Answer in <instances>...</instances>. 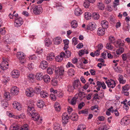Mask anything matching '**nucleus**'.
I'll return each instance as SVG.
<instances>
[{
  "label": "nucleus",
  "instance_id": "nucleus-1",
  "mask_svg": "<svg viewBox=\"0 0 130 130\" xmlns=\"http://www.w3.org/2000/svg\"><path fill=\"white\" fill-rule=\"evenodd\" d=\"M28 106V114L31 116L32 120L36 122L38 124L42 123V119L40 115L35 112V105L34 103L30 101H28L27 104Z\"/></svg>",
  "mask_w": 130,
  "mask_h": 130
},
{
  "label": "nucleus",
  "instance_id": "nucleus-2",
  "mask_svg": "<svg viewBox=\"0 0 130 130\" xmlns=\"http://www.w3.org/2000/svg\"><path fill=\"white\" fill-rule=\"evenodd\" d=\"M31 11L36 15H38L42 13L43 11V9L42 6L39 5H32L30 8Z\"/></svg>",
  "mask_w": 130,
  "mask_h": 130
},
{
  "label": "nucleus",
  "instance_id": "nucleus-3",
  "mask_svg": "<svg viewBox=\"0 0 130 130\" xmlns=\"http://www.w3.org/2000/svg\"><path fill=\"white\" fill-rule=\"evenodd\" d=\"M14 21V25L17 27H20L22 24L23 20L21 17H16L15 18Z\"/></svg>",
  "mask_w": 130,
  "mask_h": 130
},
{
  "label": "nucleus",
  "instance_id": "nucleus-4",
  "mask_svg": "<svg viewBox=\"0 0 130 130\" xmlns=\"http://www.w3.org/2000/svg\"><path fill=\"white\" fill-rule=\"evenodd\" d=\"M108 87L112 88H114L115 86L116 82L114 80L111 79L108 80L106 82Z\"/></svg>",
  "mask_w": 130,
  "mask_h": 130
},
{
  "label": "nucleus",
  "instance_id": "nucleus-5",
  "mask_svg": "<svg viewBox=\"0 0 130 130\" xmlns=\"http://www.w3.org/2000/svg\"><path fill=\"white\" fill-rule=\"evenodd\" d=\"M64 70L63 68L62 67H57L56 66L55 73L56 74L58 75H63L64 73Z\"/></svg>",
  "mask_w": 130,
  "mask_h": 130
},
{
  "label": "nucleus",
  "instance_id": "nucleus-6",
  "mask_svg": "<svg viewBox=\"0 0 130 130\" xmlns=\"http://www.w3.org/2000/svg\"><path fill=\"white\" fill-rule=\"evenodd\" d=\"M9 64L7 61V60L3 59V61L0 65V68L2 70H6L8 68Z\"/></svg>",
  "mask_w": 130,
  "mask_h": 130
},
{
  "label": "nucleus",
  "instance_id": "nucleus-7",
  "mask_svg": "<svg viewBox=\"0 0 130 130\" xmlns=\"http://www.w3.org/2000/svg\"><path fill=\"white\" fill-rule=\"evenodd\" d=\"M10 92L11 94L15 95H17L19 92V89L17 87L14 86L11 88L10 90Z\"/></svg>",
  "mask_w": 130,
  "mask_h": 130
},
{
  "label": "nucleus",
  "instance_id": "nucleus-8",
  "mask_svg": "<svg viewBox=\"0 0 130 130\" xmlns=\"http://www.w3.org/2000/svg\"><path fill=\"white\" fill-rule=\"evenodd\" d=\"M13 106L15 109L20 111L22 109V105L19 103L17 101L14 102L12 104Z\"/></svg>",
  "mask_w": 130,
  "mask_h": 130
},
{
  "label": "nucleus",
  "instance_id": "nucleus-9",
  "mask_svg": "<svg viewBox=\"0 0 130 130\" xmlns=\"http://www.w3.org/2000/svg\"><path fill=\"white\" fill-rule=\"evenodd\" d=\"M26 94L27 96L29 97H31L34 95V92L32 89L30 88L26 90Z\"/></svg>",
  "mask_w": 130,
  "mask_h": 130
},
{
  "label": "nucleus",
  "instance_id": "nucleus-10",
  "mask_svg": "<svg viewBox=\"0 0 130 130\" xmlns=\"http://www.w3.org/2000/svg\"><path fill=\"white\" fill-rule=\"evenodd\" d=\"M62 119L63 123L64 124L68 122L69 117L67 113H64L62 116Z\"/></svg>",
  "mask_w": 130,
  "mask_h": 130
},
{
  "label": "nucleus",
  "instance_id": "nucleus-11",
  "mask_svg": "<svg viewBox=\"0 0 130 130\" xmlns=\"http://www.w3.org/2000/svg\"><path fill=\"white\" fill-rule=\"evenodd\" d=\"M56 66L55 65H52L48 68L47 70V72L49 74H52L53 73V71L56 70Z\"/></svg>",
  "mask_w": 130,
  "mask_h": 130
},
{
  "label": "nucleus",
  "instance_id": "nucleus-12",
  "mask_svg": "<svg viewBox=\"0 0 130 130\" xmlns=\"http://www.w3.org/2000/svg\"><path fill=\"white\" fill-rule=\"evenodd\" d=\"M20 75L19 71L17 70H14L11 73V75L13 78H18Z\"/></svg>",
  "mask_w": 130,
  "mask_h": 130
},
{
  "label": "nucleus",
  "instance_id": "nucleus-13",
  "mask_svg": "<svg viewBox=\"0 0 130 130\" xmlns=\"http://www.w3.org/2000/svg\"><path fill=\"white\" fill-rule=\"evenodd\" d=\"M64 52H62L59 55H58L56 57L55 60L57 61L61 62L62 60L63 57H64Z\"/></svg>",
  "mask_w": 130,
  "mask_h": 130
},
{
  "label": "nucleus",
  "instance_id": "nucleus-14",
  "mask_svg": "<svg viewBox=\"0 0 130 130\" xmlns=\"http://www.w3.org/2000/svg\"><path fill=\"white\" fill-rule=\"evenodd\" d=\"M96 28V25L93 22H91L89 23L88 26V29L91 30H94Z\"/></svg>",
  "mask_w": 130,
  "mask_h": 130
},
{
  "label": "nucleus",
  "instance_id": "nucleus-15",
  "mask_svg": "<svg viewBox=\"0 0 130 130\" xmlns=\"http://www.w3.org/2000/svg\"><path fill=\"white\" fill-rule=\"evenodd\" d=\"M62 41V39L60 37H57L54 38L53 41L55 44L58 45L60 44Z\"/></svg>",
  "mask_w": 130,
  "mask_h": 130
},
{
  "label": "nucleus",
  "instance_id": "nucleus-16",
  "mask_svg": "<svg viewBox=\"0 0 130 130\" xmlns=\"http://www.w3.org/2000/svg\"><path fill=\"white\" fill-rule=\"evenodd\" d=\"M48 63L45 60L41 61L40 63V67L43 69H44L48 67Z\"/></svg>",
  "mask_w": 130,
  "mask_h": 130
},
{
  "label": "nucleus",
  "instance_id": "nucleus-17",
  "mask_svg": "<svg viewBox=\"0 0 130 130\" xmlns=\"http://www.w3.org/2000/svg\"><path fill=\"white\" fill-rule=\"evenodd\" d=\"M124 41L122 42L120 40H119L115 41L114 43V45L116 47H117L119 46H123L124 45Z\"/></svg>",
  "mask_w": 130,
  "mask_h": 130
},
{
  "label": "nucleus",
  "instance_id": "nucleus-18",
  "mask_svg": "<svg viewBox=\"0 0 130 130\" xmlns=\"http://www.w3.org/2000/svg\"><path fill=\"white\" fill-rule=\"evenodd\" d=\"M17 56L19 60H22L25 58V55L23 52H19L17 53Z\"/></svg>",
  "mask_w": 130,
  "mask_h": 130
},
{
  "label": "nucleus",
  "instance_id": "nucleus-19",
  "mask_svg": "<svg viewBox=\"0 0 130 130\" xmlns=\"http://www.w3.org/2000/svg\"><path fill=\"white\" fill-rule=\"evenodd\" d=\"M105 29L103 27H99L97 31V33L99 36H102L104 34L105 32Z\"/></svg>",
  "mask_w": 130,
  "mask_h": 130
},
{
  "label": "nucleus",
  "instance_id": "nucleus-20",
  "mask_svg": "<svg viewBox=\"0 0 130 130\" xmlns=\"http://www.w3.org/2000/svg\"><path fill=\"white\" fill-rule=\"evenodd\" d=\"M10 36L7 35L6 36V41L8 43L10 42H12L14 41L15 40L14 38L12 37V36Z\"/></svg>",
  "mask_w": 130,
  "mask_h": 130
},
{
  "label": "nucleus",
  "instance_id": "nucleus-21",
  "mask_svg": "<svg viewBox=\"0 0 130 130\" xmlns=\"http://www.w3.org/2000/svg\"><path fill=\"white\" fill-rule=\"evenodd\" d=\"M123 121L125 125H126L130 123V115L128 116V117L124 118L121 120Z\"/></svg>",
  "mask_w": 130,
  "mask_h": 130
},
{
  "label": "nucleus",
  "instance_id": "nucleus-22",
  "mask_svg": "<svg viewBox=\"0 0 130 130\" xmlns=\"http://www.w3.org/2000/svg\"><path fill=\"white\" fill-rule=\"evenodd\" d=\"M40 95L41 98H45L48 97V94L46 91L42 90L40 92Z\"/></svg>",
  "mask_w": 130,
  "mask_h": 130
},
{
  "label": "nucleus",
  "instance_id": "nucleus-23",
  "mask_svg": "<svg viewBox=\"0 0 130 130\" xmlns=\"http://www.w3.org/2000/svg\"><path fill=\"white\" fill-rule=\"evenodd\" d=\"M45 105L44 102L42 100H38L37 103V105L40 108L43 107Z\"/></svg>",
  "mask_w": 130,
  "mask_h": 130
},
{
  "label": "nucleus",
  "instance_id": "nucleus-24",
  "mask_svg": "<svg viewBox=\"0 0 130 130\" xmlns=\"http://www.w3.org/2000/svg\"><path fill=\"white\" fill-rule=\"evenodd\" d=\"M10 130H20V127L14 124H12L10 128Z\"/></svg>",
  "mask_w": 130,
  "mask_h": 130
},
{
  "label": "nucleus",
  "instance_id": "nucleus-25",
  "mask_svg": "<svg viewBox=\"0 0 130 130\" xmlns=\"http://www.w3.org/2000/svg\"><path fill=\"white\" fill-rule=\"evenodd\" d=\"M70 24L72 28H76L78 26L77 22L76 20H74L71 21Z\"/></svg>",
  "mask_w": 130,
  "mask_h": 130
},
{
  "label": "nucleus",
  "instance_id": "nucleus-26",
  "mask_svg": "<svg viewBox=\"0 0 130 130\" xmlns=\"http://www.w3.org/2000/svg\"><path fill=\"white\" fill-rule=\"evenodd\" d=\"M55 57L54 53H52L48 55L46 57V59L47 60L52 61L54 58Z\"/></svg>",
  "mask_w": 130,
  "mask_h": 130
},
{
  "label": "nucleus",
  "instance_id": "nucleus-27",
  "mask_svg": "<svg viewBox=\"0 0 130 130\" xmlns=\"http://www.w3.org/2000/svg\"><path fill=\"white\" fill-rule=\"evenodd\" d=\"M101 25L102 26V27L104 29L108 27V22L106 20H104L102 21L101 22Z\"/></svg>",
  "mask_w": 130,
  "mask_h": 130
},
{
  "label": "nucleus",
  "instance_id": "nucleus-28",
  "mask_svg": "<svg viewBox=\"0 0 130 130\" xmlns=\"http://www.w3.org/2000/svg\"><path fill=\"white\" fill-rule=\"evenodd\" d=\"M82 12L80 9L78 7L76 8L75 10V14L77 16H79L81 15Z\"/></svg>",
  "mask_w": 130,
  "mask_h": 130
},
{
  "label": "nucleus",
  "instance_id": "nucleus-29",
  "mask_svg": "<svg viewBox=\"0 0 130 130\" xmlns=\"http://www.w3.org/2000/svg\"><path fill=\"white\" fill-rule=\"evenodd\" d=\"M43 79L44 81L46 83H49L51 80L50 76L47 75H45L43 76Z\"/></svg>",
  "mask_w": 130,
  "mask_h": 130
},
{
  "label": "nucleus",
  "instance_id": "nucleus-30",
  "mask_svg": "<svg viewBox=\"0 0 130 130\" xmlns=\"http://www.w3.org/2000/svg\"><path fill=\"white\" fill-rule=\"evenodd\" d=\"M80 83L79 80L78 79L74 81L73 84V86L75 89H76L78 87Z\"/></svg>",
  "mask_w": 130,
  "mask_h": 130
},
{
  "label": "nucleus",
  "instance_id": "nucleus-31",
  "mask_svg": "<svg viewBox=\"0 0 130 130\" xmlns=\"http://www.w3.org/2000/svg\"><path fill=\"white\" fill-rule=\"evenodd\" d=\"M36 78L38 80H41L43 79V74L41 73H37L36 75Z\"/></svg>",
  "mask_w": 130,
  "mask_h": 130
},
{
  "label": "nucleus",
  "instance_id": "nucleus-32",
  "mask_svg": "<svg viewBox=\"0 0 130 130\" xmlns=\"http://www.w3.org/2000/svg\"><path fill=\"white\" fill-rule=\"evenodd\" d=\"M118 79L121 84H124L126 82V80L123 79V76L121 75H119Z\"/></svg>",
  "mask_w": 130,
  "mask_h": 130
},
{
  "label": "nucleus",
  "instance_id": "nucleus-33",
  "mask_svg": "<svg viewBox=\"0 0 130 130\" xmlns=\"http://www.w3.org/2000/svg\"><path fill=\"white\" fill-rule=\"evenodd\" d=\"M78 118V115L75 113H72L70 116V118L73 121H77Z\"/></svg>",
  "mask_w": 130,
  "mask_h": 130
},
{
  "label": "nucleus",
  "instance_id": "nucleus-34",
  "mask_svg": "<svg viewBox=\"0 0 130 130\" xmlns=\"http://www.w3.org/2000/svg\"><path fill=\"white\" fill-rule=\"evenodd\" d=\"M29 127L27 124H24L22 126L20 127V130H29Z\"/></svg>",
  "mask_w": 130,
  "mask_h": 130
},
{
  "label": "nucleus",
  "instance_id": "nucleus-35",
  "mask_svg": "<svg viewBox=\"0 0 130 130\" xmlns=\"http://www.w3.org/2000/svg\"><path fill=\"white\" fill-rule=\"evenodd\" d=\"M2 77L3 78V81L4 84H6L9 81V78L7 75H4Z\"/></svg>",
  "mask_w": 130,
  "mask_h": 130
},
{
  "label": "nucleus",
  "instance_id": "nucleus-36",
  "mask_svg": "<svg viewBox=\"0 0 130 130\" xmlns=\"http://www.w3.org/2000/svg\"><path fill=\"white\" fill-rule=\"evenodd\" d=\"M54 130H62L60 125L59 124L57 123L54 124Z\"/></svg>",
  "mask_w": 130,
  "mask_h": 130
},
{
  "label": "nucleus",
  "instance_id": "nucleus-37",
  "mask_svg": "<svg viewBox=\"0 0 130 130\" xmlns=\"http://www.w3.org/2000/svg\"><path fill=\"white\" fill-rule=\"evenodd\" d=\"M92 17L93 19L95 20H98L100 17V15L98 13H93L92 15Z\"/></svg>",
  "mask_w": 130,
  "mask_h": 130
},
{
  "label": "nucleus",
  "instance_id": "nucleus-38",
  "mask_svg": "<svg viewBox=\"0 0 130 130\" xmlns=\"http://www.w3.org/2000/svg\"><path fill=\"white\" fill-rule=\"evenodd\" d=\"M113 68L115 71L117 72L121 73L123 72V71L121 68L119 67H115Z\"/></svg>",
  "mask_w": 130,
  "mask_h": 130
},
{
  "label": "nucleus",
  "instance_id": "nucleus-39",
  "mask_svg": "<svg viewBox=\"0 0 130 130\" xmlns=\"http://www.w3.org/2000/svg\"><path fill=\"white\" fill-rule=\"evenodd\" d=\"M64 57L65 58H67L70 57L71 55V53L69 51H67L64 52Z\"/></svg>",
  "mask_w": 130,
  "mask_h": 130
},
{
  "label": "nucleus",
  "instance_id": "nucleus-40",
  "mask_svg": "<svg viewBox=\"0 0 130 130\" xmlns=\"http://www.w3.org/2000/svg\"><path fill=\"white\" fill-rule=\"evenodd\" d=\"M45 45L46 46H49L52 43V42L49 39L46 38L45 40Z\"/></svg>",
  "mask_w": 130,
  "mask_h": 130
},
{
  "label": "nucleus",
  "instance_id": "nucleus-41",
  "mask_svg": "<svg viewBox=\"0 0 130 130\" xmlns=\"http://www.w3.org/2000/svg\"><path fill=\"white\" fill-rule=\"evenodd\" d=\"M124 51V48L122 47H120L116 51L117 55H119L122 53Z\"/></svg>",
  "mask_w": 130,
  "mask_h": 130
},
{
  "label": "nucleus",
  "instance_id": "nucleus-42",
  "mask_svg": "<svg viewBox=\"0 0 130 130\" xmlns=\"http://www.w3.org/2000/svg\"><path fill=\"white\" fill-rule=\"evenodd\" d=\"M4 97L5 99L8 100H10L11 98L9 92H6L4 94Z\"/></svg>",
  "mask_w": 130,
  "mask_h": 130
},
{
  "label": "nucleus",
  "instance_id": "nucleus-43",
  "mask_svg": "<svg viewBox=\"0 0 130 130\" xmlns=\"http://www.w3.org/2000/svg\"><path fill=\"white\" fill-rule=\"evenodd\" d=\"M84 17L86 20H89L91 18L90 13L88 12H87L85 13Z\"/></svg>",
  "mask_w": 130,
  "mask_h": 130
},
{
  "label": "nucleus",
  "instance_id": "nucleus-44",
  "mask_svg": "<svg viewBox=\"0 0 130 130\" xmlns=\"http://www.w3.org/2000/svg\"><path fill=\"white\" fill-rule=\"evenodd\" d=\"M78 98V97L76 96L74 97L71 100L70 102V104H71L74 105L76 104V100Z\"/></svg>",
  "mask_w": 130,
  "mask_h": 130
},
{
  "label": "nucleus",
  "instance_id": "nucleus-45",
  "mask_svg": "<svg viewBox=\"0 0 130 130\" xmlns=\"http://www.w3.org/2000/svg\"><path fill=\"white\" fill-rule=\"evenodd\" d=\"M98 9L101 10H103L104 9V4L102 3H99L97 4Z\"/></svg>",
  "mask_w": 130,
  "mask_h": 130
},
{
  "label": "nucleus",
  "instance_id": "nucleus-46",
  "mask_svg": "<svg viewBox=\"0 0 130 130\" xmlns=\"http://www.w3.org/2000/svg\"><path fill=\"white\" fill-rule=\"evenodd\" d=\"M106 48L108 50H111L113 48V47L111 45V43H108L106 44Z\"/></svg>",
  "mask_w": 130,
  "mask_h": 130
},
{
  "label": "nucleus",
  "instance_id": "nucleus-47",
  "mask_svg": "<svg viewBox=\"0 0 130 130\" xmlns=\"http://www.w3.org/2000/svg\"><path fill=\"white\" fill-rule=\"evenodd\" d=\"M129 85L128 84H126L122 87V91H127L129 90Z\"/></svg>",
  "mask_w": 130,
  "mask_h": 130
},
{
  "label": "nucleus",
  "instance_id": "nucleus-48",
  "mask_svg": "<svg viewBox=\"0 0 130 130\" xmlns=\"http://www.w3.org/2000/svg\"><path fill=\"white\" fill-rule=\"evenodd\" d=\"M88 52L87 51V50L85 49L84 50H82L79 51V56H82L85 54H88Z\"/></svg>",
  "mask_w": 130,
  "mask_h": 130
},
{
  "label": "nucleus",
  "instance_id": "nucleus-49",
  "mask_svg": "<svg viewBox=\"0 0 130 130\" xmlns=\"http://www.w3.org/2000/svg\"><path fill=\"white\" fill-rule=\"evenodd\" d=\"M40 88V87H36L35 88V90L34 92L37 94L40 93V92H41Z\"/></svg>",
  "mask_w": 130,
  "mask_h": 130
},
{
  "label": "nucleus",
  "instance_id": "nucleus-50",
  "mask_svg": "<svg viewBox=\"0 0 130 130\" xmlns=\"http://www.w3.org/2000/svg\"><path fill=\"white\" fill-rule=\"evenodd\" d=\"M84 6L85 8H88L90 6V2L88 1H85L84 3Z\"/></svg>",
  "mask_w": 130,
  "mask_h": 130
},
{
  "label": "nucleus",
  "instance_id": "nucleus-51",
  "mask_svg": "<svg viewBox=\"0 0 130 130\" xmlns=\"http://www.w3.org/2000/svg\"><path fill=\"white\" fill-rule=\"evenodd\" d=\"M78 127L80 130H85L86 129V126L83 124L79 125Z\"/></svg>",
  "mask_w": 130,
  "mask_h": 130
},
{
  "label": "nucleus",
  "instance_id": "nucleus-52",
  "mask_svg": "<svg viewBox=\"0 0 130 130\" xmlns=\"http://www.w3.org/2000/svg\"><path fill=\"white\" fill-rule=\"evenodd\" d=\"M35 48L36 49V52L38 54L41 53L42 52V48L40 47H38L36 46L35 47Z\"/></svg>",
  "mask_w": 130,
  "mask_h": 130
},
{
  "label": "nucleus",
  "instance_id": "nucleus-53",
  "mask_svg": "<svg viewBox=\"0 0 130 130\" xmlns=\"http://www.w3.org/2000/svg\"><path fill=\"white\" fill-rule=\"evenodd\" d=\"M35 77V75L33 74H30L28 76V79L30 80H33Z\"/></svg>",
  "mask_w": 130,
  "mask_h": 130
},
{
  "label": "nucleus",
  "instance_id": "nucleus-54",
  "mask_svg": "<svg viewBox=\"0 0 130 130\" xmlns=\"http://www.w3.org/2000/svg\"><path fill=\"white\" fill-rule=\"evenodd\" d=\"M78 95L81 98H82L86 96V94L84 92H80L79 93Z\"/></svg>",
  "mask_w": 130,
  "mask_h": 130
},
{
  "label": "nucleus",
  "instance_id": "nucleus-55",
  "mask_svg": "<svg viewBox=\"0 0 130 130\" xmlns=\"http://www.w3.org/2000/svg\"><path fill=\"white\" fill-rule=\"evenodd\" d=\"M27 68L30 70H32L34 68V66L31 62L30 63L27 64Z\"/></svg>",
  "mask_w": 130,
  "mask_h": 130
},
{
  "label": "nucleus",
  "instance_id": "nucleus-56",
  "mask_svg": "<svg viewBox=\"0 0 130 130\" xmlns=\"http://www.w3.org/2000/svg\"><path fill=\"white\" fill-rule=\"evenodd\" d=\"M58 81L56 79H54L52 81V84L54 86H56L57 85Z\"/></svg>",
  "mask_w": 130,
  "mask_h": 130
},
{
  "label": "nucleus",
  "instance_id": "nucleus-57",
  "mask_svg": "<svg viewBox=\"0 0 130 130\" xmlns=\"http://www.w3.org/2000/svg\"><path fill=\"white\" fill-rule=\"evenodd\" d=\"M68 89L67 90L69 92L72 91L75 89L74 87H72L70 85H69L68 86Z\"/></svg>",
  "mask_w": 130,
  "mask_h": 130
},
{
  "label": "nucleus",
  "instance_id": "nucleus-58",
  "mask_svg": "<svg viewBox=\"0 0 130 130\" xmlns=\"http://www.w3.org/2000/svg\"><path fill=\"white\" fill-rule=\"evenodd\" d=\"M50 98L53 101L56 100V97L54 94L51 93L50 95Z\"/></svg>",
  "mask_w": 130,
  "mask_h": 130
},
{
  "label": "nucleus",
  "instance_id": "nucleus-59",
  "mask_svg": "<svg viewBox=\"0 0 130 130\" xmlns=\"http://www.w3.org/2000/svg\"><path fill=\"white\" fill-rule=\"evenodd\" d=\"M3 107L4 108H5L8 106V104L7 102H5L4 101H2L1 102Z\"/></svg>",
  "mask_w": 130,
  "mask_h": 130
},
{
  "label": "nucleus",
  "instance_id": "nucleus-60",
  "mask_svg": "<svg viewBox=\"0 0 130 130\" xmlns=\"http://www.w3.org/2000/svg\"><path fill=\"white\" fill-rule=\"evenodd\" d=\"M72 43L75 45L77 44L78 43V42L76 38L75 37H74L72 39Z\"/></svg>",
  "mask_w": 130,
  "mask_h": 130
},
{
  "label": "nucleus",
  "instance_id": "nucleus-61",
  "mask_svg": "<svg viewBox=\"0 0 130 130\" xmlns=\"http://www.w3.org/2000/svg\"><path fill=\"white\" fill-rule=\"evenodd\" d=\"M109 41L111 42V43H113L114 44V43L115 42L114 41L115 39L113 37L110 36L109 38Z\"/></svg>",
  "mask_w": 130,
  "mask_h": 130
},
{
  "label": "nucleus",
  "instance_id": "nucleus-62",
  "mask_svg": "<svg viewBox=\"0 0 130 130\" xmlns=\"http://www.w3.org/2000/svg\"><path fill=\"white\" fill-rule=\"evenodd\" d=\"M19 119H23L25 117V115L24 113H21V114L18 115Z\"/></svg>",
  "mask_w": 130,
  "mask_h": 130
},
{
  "label": "nucleus",
  "instance_id": "nucleus-63",
  "mask_svg": "<svg viewBox=\"0 0 130 130\" xmlns=\"http://www.w3.org/2000/svg\"><path fill=\"white\" fill-rule=\"evenodd\" d=\"M66 67L67 68H69L70 67H72L73 68L74 67V66L70 62H68L66 66Z\"/></svg>",
  "mask_w": 130,
  "mask_h": 130
},
{
  "label": "nucleus",
  "instance_id": "nucleus-64",
  "mask_svg": "<svg viewBox=\"0 0 130 130\" xmlns=\"http://www.w3.org/2000/svg\"><path fill=\"white\" fill-rule=\"evenodd\" d=\"M6 33V30L4 28L0 29V34L2 35H4Z\"/></svg>",
  "mask_w": 130,
  "mask_h": 130
}]
</instances>
